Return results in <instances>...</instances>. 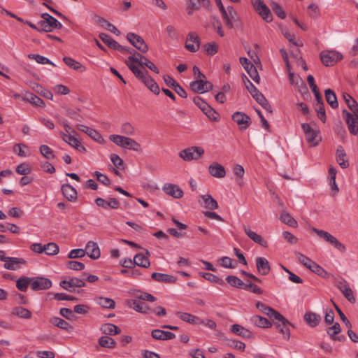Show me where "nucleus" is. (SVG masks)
Returning a JSON list of instances; mask_svg holds the SVG:
<instances>
[{"label":"nucleus","instance_id":"obj_60","mask_svg":"<svg viewBox=\"0 0 358 358\" xmlns=\"http://www.w3.org/2000/svg\"><path fill=\"white\" fill-rule=\"evenodd\" d=\"M203 112L210 120L215 122L218 121L219 115L217 113L210 105L204 108Z\"/></svg>","mask_w":358,"mask_h":358},{"label":"nucleus","instance_id":"obj_17","mask_svg":"<svg viewBox=\"0 0 358 358\" xmlns=\"http://www.w3.org/2000/svg\"><path fill=\"white\" fill-rule=\"evenodd\" d=\"M162 189L166 194L176 199H180L184 194L183 191L177 185L174 184L166 183Z\"/></svg>","mask_w":358,"mask_h":358},{"label":"nucleus","instance_id":"obj_24","mask_svg":"<svg viewBox=\"0 0 358 358\" xmlns=\"http://www.w3.org/2000/svg\"><path fill=\"white\" fill-rule=\"evenodd\" d=\"M149 256L150 252L148 250H145V255L143 253L136 254L134 257V264L141 267L148 268L150 266Z\"/></svg>","mask_w":358,"mask_h":358},{"label":"nucleus","instance_id":"obj_22","mask_svg":"<svg viewBox=\"0 0 358 358\" xmlns=\"http://www.w3.org/2000/svg\"><path fill=\"white\" fill-rule=\"evenodd\" d=\"M209 173L217 178H222L226 176L225 168L217 162H213L208 166Z\"/></svg>","mask_w":358,"mask_h":358},{"label":"nucleus","instance_id":"obj_47","mask_svg":"<svg viewBox=\"0 0 358 358\" xmlns=\"http://www.w3.org/2000/svg\"><path fill=\"white\" fill-rule=\"evenodd\" d=\"M59 248L55 243H48L44 245V252L49 256H52L58 254Z\"/></svg>","mask_w":358,"mask_h":358},{"label":"nucleus","instance_id":"obj_63","mask_svg":"<svg viewBox=\"0 0 358 358\" xmlns=\"http://www.w3.org/2000/svg\"><path fill=\"white\" fill-rule=\"evenodd\" d=\"M203 48L204 49L205 52L209 55H214L218 51V45L215 42L208 43L203 45Z\"/></svg>","mask_w":358,"mask_h":358},{"label":"nucleus","instance_id":"obj_39","mask_svg":"<svg viewBox=\"0 0 358 358\" xmlns=\"http://www.w3.org/2000/svg\"><path fill=\"white\" fill-rule=\"evenodd\" d=\"M341 331V326L338 323L334 324L332 327L328 328L327 334L334 340H338L340 341L345 340V336H341L336 337V335L338 334Z\"/></svg>","mask_w":358,"mask_h":358},{"label":"nucleus","instance_id":"obj_56","mask_svg":"<svg viewBox=\"0 0 358 358\" xmlns=\"http://www.w3.org/2000/svg\"><path fill=\"white\" fill-rule=\"evenodd\" d=\"M39 150L41 154L47 159H52L55 157L52 150L46 145H41Z\"/></svg>","mask_w":358,"mask_h":358},{"label":"nucleus","instance_id":"obj_25","mask_svg":"<svg viewBox=\"0 0 358 358\" xmlns=\"http://www.w3.org/2000/svg\"><path fill=\"white\" fill-rule=\"evenodd\" d=\"M62 194L69 201H75L77 199V191L69 184H64L61 188Z\"/></svg>","mask_w":358,"mask_h":358},{"label":"nucleus","instance_id":"obj_40","mask_svg":"<svg viewBox=\"0 0 358 358\" xmlns=\"http://www.w3.org/2000/svg\"><path fill=\"white\" fill-rule=\"evenodd\" d=\"M12 314L23 319H29L31 317V313L28 309L22 306H17L13 308Z\"/></svg>","mask_w":358,"mask_h":358},{"label":"nucleus","instance_id":"obj_9","mask_svg":"<svg viewBox=\"0 0 358 358\" xmlns=\"http://www.w3.org/2000/svg\"><path fill=\"white\" fill-rule=\"evenodd\" d=\"M31 287L33 290L48 289L51 287L52 282L50 279L44 277L31 278Z\"/></svg>","mask_w":358,"mask_h":358},{"label":"nucleus","instance_id":"obj_28","mask_svg":"<svg viewBox=\"0 0 358 358\" xmlns=\"http://www.w3.org/2000/svg\"><path fill=\"white\" fill-rule=\"evenodd\" d=\"M153 338L157 340L166 341L176 337V335L171 331H165L161 329H154L151 332Z\"/></svg>","mask_w":358,"mask_h":358},{"label":"nucleus","instance_id":"obj_35","mask_svg":"<svg viewBox=\"0 0 358 358\" xmlns=\"http://www.w3.org/2000/svg\"><path fill=\"white\" fill-rule=\"evenodd\" d=\"M126 64L129 67V69L132 71V73L135 75V76L139 79L142 83L146 79V78L149 76L148 71L145 72L140 70L136 65L133 64H129V62H126Z\"/></svg>","mask_w":358,"mask_h":358},{"label":"nucleus","instance_id":"obj_36","mask_svg":"<svg viewBox=\"0 0 358 358\" xmlns=\"http://www.w3.org/2000/svg\"><path fill=\"white\" fill-rule=\"evenodd\" d=\"M101 330L106 335H117L121 332L120 329L117 325L110 323L103 324Z\"/></svg>","mask_w":358,"mask_h":358},{"label":"nucleus","instance_id":"obj_58","mask_svg":"<svg viewBox=\"0 0 358 358\" xmlns=\"http://www.w3.org/2000/svg\"><path fill=\"white\" fill-rule=\"evenodd\" d=\"M187 12L188 15H192L194 10H199L200 8V0H187Z\"/></svg>","mask_w":358,"mask_h":358},{"label":"nucleus","instance_id":"obj_59","mask_svg":"<svg viewBox=\"0 0 358 358\" xmlns=\"http://www.w3.org/2000/svg\"><path fill=\"white\" fill-rule=\"evenodd\" d=\"M28 57L29 59H35L36 62L38 64H51L52 66H55L54 63H52L48 58H47L44 56L37 55V54H30L28 55Z\"/></svg>","mask_w":358,"mask_h":358},{"label":"nucleus","instance_id":"obj_1","mask_svg":"<svg viewBox=\"0 0 358 358\" xmlns=\"http://www.w3.org/2000/svg\"><path fill=\"white\" fill-rule=\"evenodd\" d=\"M109 139L117 146L130 150L140 152L141 146L136 140L117 134H112L109 136Z\"/></svg>","mask_w":358,"mask_h":358},{"label":"nucleus","instance_id":"obj_52","mask_svg":"<svg viewBox=\"0 0 358 358\" xmlns=\"http://www.w3.org/2000/svg\"><path fill=\"white\" fill-rule=\"evenodd\" d=\"M226 281L232 287L236 288H243L244 282L235 275H228Z\"/></svg>","mask_w":358,"mask_h":358},{"label":"nucleus","instance_id":"obj_41","mask_svg":"<svg viewBox=\"0 0 358 358\" xmlns=\"http://www.w3.org/2000/svg\"><path fill=\"white\" fill-rule=\"evenodd\" d=\"M344 99L345 102L349 107V108L352 110L354 115L357 117L358 119V103L349 94H346L344 95Z\"/></svg>","mask_w":358,"mask_h":358},{"label":"nucleus","instance_id":"obj_61","mask_svg":"<svg viewBox=\"0 0 358 358\" xmlns=\"http://www.w3.org/2000/svg\"><path fill=\"white\" fill-rule=\"evenodd\" d=\"M80 113V110L79 108L67 109L66 115L76 121L81 122L83 120V117Z\"/></svg>","mask_w":358,"mask_h":358},{"label":"nucleus","instance_id":"obj_14","mask_svg":"<svg viewBox=\"0 0 358 358\" xmlns=\"http://www.w3.org/2000/svg\"><path fill=\"white\" fill-rule=\"evenodd\" d=\"M200 39L194 32H190L187 35L185 48L190 52H195L199 49Z\"/></svg>","mask_w":358,"mask_h":358},{"label":"nucleus","instance_id":"obj_48","mask_svg":"<svg viewBox=\"0 0 358 358\" xmlns=\"http://www.w3.org/2000/svg\"><path fill=\"white\" fill-rule=\"evenodd\" d=\"M31 283V278L28 277H22L20 278L16 282L17 288L21 292H26L28 287V285Z\"/></svg>","mask_w":358,"mask_h":358},{"label":"nucleus","instance_id":"obj_13","mask_svg":"<svg viewBox=\"0 0 358 358\" xmlns=\"http://www.w3.org/2000/svg\"><path fill=\"white\" fill-rule=\"evenodd\" d=\"M76 127L78 130L87 134L90 137H91L96 142L101 143V144H102L105 142V140L103 138V136L96 130H95L92 128H90L87 126L83 125V124H77Z\"/></svg>","mask_w":358,"mask_h":358},{"label":"nucleus","instance_id":"obj_37","mask_svg":"<svg viewBox=\"0 0 358 358\" xmlns=\"http://www.w3.org/2000/svg\"><path fill=\"white\" fill-rule=\"evenodd\" d=\"M63 61L68 66L73 69V70L83 72L86 69L85 67L83 66L80 62H77L71 57H64L63 58Z\"/></svg>","mask_w":358,"mask_h":358},{"label":"nucleus","instance_id":"obj_62","mask_svg":"<svg viewBox=\"0 0 358 358\" xmlns=\"http://www.w3.org/2000/svg\"><path fill=\"white\" fill-rule=\"evenodd\" d=\"M256 307L260 312H262L263 314H265L268 317H271V314L274 311L273 308L266 306V304L260 301H258L256 303Z\"/></svg>","mask_w":358,"mask_h":358},{"label":"nucleus","instance_id":"obj_8","mask_svg":"<svg viewBox=\"0 0 358 358\" xmlns=\"http://www.w3.org/2000/svg\"><path fill=\"white\" fill-rule=\"evenodd\" d=\"M232 120L239 126L241 130H245L251 124L250 117L243 112H235L232 115Z\"/></svg>","mask_w":358,"mask_h":358},{"label":"nucleus","instance_id":"obj_34","mask_svg":"<svg viewBox=\"0 0 358 358\" xmlns=\"http://www.w3.org/2000/svg\"><path fill=\"white\" fill-rule=\"evenodd\" d=\"M41 17L46 21L52 31L54 29H60L63 27L62 24L56 18L48 13H43L41 15Z\"/></svg>","mask_w":358,"mask_h":358},{"label":"nucleus","instance_id":"obj_64","mask_svg":"<svg viewBox=\"0 0 358 358\" xmlns=\"http://www.w3.org/2000/svg\"><path fill=\"white\" fill-rule=\"evenodd\" d=\"M121 132L127 136H134L135 129L129 122H124L121 126Z\"/></svg>","mask_w":358,"mask_h":358},{"label":"nucleus","instance_id":"obj_26","mask_svg":"<svg viewBox=\"0 0 358 358\" xmlns=\"http://www.w3.org/2000/svg\"><path fill=\"white\" fill-rule=\"evenodd\" d=\"M151 277L157 282H165L167 284H174L177 281V278L175 276L162 273H153Z\"/></svg>","mask_w":358,"mask_h":358},{"label":"nucleus","instance_id":"obj_27","mask_svg":"<svg viewBox=\"0 0 358 358\" xmlns=\"http://www.w3.org/2000/svg\"><path fill=\"white\" fill-rule=\"evenodd\" d=\"M94 19L96 20V22L103 27V28L106 29L111 33H113L116 34L117 36H119L120 34V31L116 28L115 26H114L113 24L107 21L103 17L95 15Z\"/></svg>","mask_w":358,"mask_h":358},{"label":"nucleus","instance_id":"obj_21","mask_svg":"<svg viewBox=\"0 0 358 358\" xmlns=\"http://www.w3.org/2000/svg\"><path fill=\"white\" fill-rule=\"evenodd\" d=\"M255 262L258 272L262 275H267L271 271L268 261L264 257H258Z\"/></svg>","mask_w":358,"mask_h":358},{"label":"nucleus","instance_id":"obj_3","mask_svg":"<svg viewBox=\"0 0 358 358\" xmlns=\"http://www.w3.org/2000/svg\"><path fill=\"white\" fill-rule=\"evenodd\" d=\"M204 149L201 147L192 146L180 152V157L185 161L197 160L204 154Z\"/></svg>","mask_w":358,"mask_h":358},{"label":"nucleus","instance_id":"obj_46","mask_svg":"<svg viewBox=\"0 0 358 358\" xmlns=\"http://www.w3.org/2000/svg\"><path fill=\"white\" fill-rule=\"evenodd\" d=\"M280 220L285 224L292 227H296L297 222L287 212H282L280 216Z\"/></svg>","mask_w":358,"mask_h":358},{"label":"nucleus","instance_id":"obj_33","mask_svg":"<svg viewBox=\"0 0 358 358\" xmlns=\"http://www.w3.org/2000/svg\"><path fill=\"white\" fill-rule=\"evenodd\" d=\"M250 321L254 325L260 328H268L271 327V322L266 318L260 315H253L250 318Z\"/></svg>","mask_w":358,"mask_h":358},{"label":"nucleus","instance_id":"obj_54","mask_svg":"<svg viewBox=\"0 0 358 358\" xmlns=\"http://www.w3.org/2000/svg\"><path fill=\"white\" fill-rule=\"evenodd\" d=\"M201 276L206 280L221 285H224V281L217 275L210 273H201Z\"/></svg>","mask_w":358,"mask_h":358},{"label":"nucleus","instance_id":"obj_32","mask_svg":"<svg viewBox=\"0 0 358 358\" xmlns=\"http://www.w3.org/2000/svg\"><path fill=\"white\" fill-rule=\"evenodd\" d=\"M231 330L234 334L245 338H250L252 336L251 331L239 324H233L231 327Z\"/></svg>","mask_w":358,"mask_h":358},{"label":"nucleus","instance_id":"obj_49","mask_svg":"<svg viewBox=\"0 0 358 358\" xmlns=\"http://www.w3.org/2000/svg\"><path fill=\"white\" fill-rule=\"evenodd\" d=\"M309 269L312 272L315 273V274L318 275L319 276L323 278H329L328 273L322 266H320L315 262H313V264H312V266Z\"/></svg>","mask_w":358,"mask_h":358},{"label":"nucleus","instance_id":"obj_44","mask_svg":"<svg viewBox=\"0 0 358 358\" xmlns=\"http://www.w3.org/2000/svg\"><path fill=\"white\" fill-rule=\"evenodd\" d=\"M50 322L54 326L57 327L64 330L68 331L70 328H71L69 322L58 317H53L50 318Z\"/></svg>","mask_w":358,"mask_h":358},{"label":"nucleus","instance_id":"obj_30","mask_svg":"<svg viewBox=\"0 0 358 358\" xmlns=\"http://www.w3.org/2000/svg\"><path fill=\"white\" fill-rule=\"evenodd\" d=\"M178 315H179L180 318L187 323L192 324H203L204 323V321L199 319L198 317L193 315L192 314L187 313H183V312H178L176 313Z\"/></svg>","mask_w":358,"mask_h":358},{"label":"nucleus","instance_id":"obj_10","mask_svg":"<svg viewBox=\"0 0 358 358\" xmlns=\"http://www.w3.org/2000/svg\"><path fill=\"white\" fill-rule=\"evenodd\" d=\"M192 90L196 93L202 94L210 90L213 87L211 83L204 81L203 79H196L190 83Z\"/></svg>","mask_w":358,"mask_h":358},{"label":"nucleus","instance_id":"obj_15","mask_svg":"<svg viewBox=\"0 0 358 358\" xmlns=\"http://www.w3.org/2000/svg\"><path fill=\"white\" fill-rule=\"evenodd\" d=\"M60 285L64 289H66L69 292H72L73 290L71 289V288L85 287V283L83 279H80L78 278H71L68 280H64L61 281Z\"/></svg>","mask_w":358,"mask_h":358},{"label":"nucleus","instance_id":"obj_45","mask_svg":"<svg viewBox=\"0 0 358 358\" xmlns=\"http://www.w3.org/2000/svg\"><path fill=\"white\" fill-rule=\"evenodd\" d=\"M143 83L154 94H159L160 90L159 85L150 76L146 78V79L143 81Z\"/></svg>","mask_w":358,"mask_h":358},{"label":"nucleus","instance_id":"obj_18","mask_svg":"<svg viewBox=\"0 0 358 358\" xmlns=\"http://www.w3.org/2000/svg\"><path fill=\"white\" fill-rule=\"evenodd\" d=\"M222 13V16L223 20L225 22L226 25L229 28L233 27V22L232 21L235 19L236 16V12L232 6H228L227 9H224L220 10Z\"/></svg>","mask_w":358,"mask_h":358},{"label":"nucleus","instance_id":"obj_31","mask_svg":"<svg viewBox=\"0 0 358 358\" xmlns=\"http://www.w3.org/2000/svg\"><path fill=\"white\" fill-rule=\"evenodd\" d=\"M305 322L311 327H315L321 322V317L313 312H307L303 316Z\"/></svg>","mask_w":358,"mask_h":358},{"label":"nucleus","instance_id":"obj_7","mask_svg":"<svg viewBox=\"0 0 358 358\" xmlns=\"http://www.w3.org/2000/svg\"><path fill=\"white\" fill-rule=\"evenodd\" d=\"M0 259L5 262L4 268L8 270L15 271L20 268L21 265L26 264V261L22 258L8 257L4 255V252Z\"/></svg>","mask_w":358,"mask_h":358},{"label":"nucleus","instance_id":"obj_53","mask_svg":"<svg viewBox=\"0 0 358 358\" xmlns=\"http://www.w3.org/2000/svg\"><path fill=\"white\" fill-rule=\"evenodd\" d=\"M145 57L143 56L140 53L137 52L136 51H134L133 55H130L128 57V59L126 62H129V64H133L135 65V64L141 66L142 64V62L145 59Z\"/></svg>","mask_w":358,"mask_h":358},{"label":"nucleus","instance_id":"obj_20","mask_svg":"<svg viewBox=\"0 0 358 358\" xmlns=\"http://www.w3.org/2000/svg\"><path fill=\"white\" fill-rule=\"evenodd\" d=\"M85 255L87 254L91 259H97L100 257L101 252L96 243L89 241L85 247Z\"/></svg>","mask_w":358,"mask_h":358},{"label":"nucleus","instance_id":"obj_57","mask_svg":"<svg viewBox=\"0 0 358 358\" xmlns=\"http://www.w3.org/2000/svg\"><path fill=\"white\" fill-rule=\"evenodd\" d=\"M296 256L297 260L308 269L311 267L312 264H313L314 262L309 257L305 256L304 255L300 252H296Z\"/></svg>","mask_w":358,"mask_h":358},{"label":"nucleus","instance_id":"obj_19","mask_svg":"<svg viewBox=\"0 0 358 358\" xmlns=\"http://www.w3.org/2000/svg\"><path fill=\"white\" fill-rule=\"evenodd\" d=\"M130 308L143 314H149L150 307L145 302L138 299H132L129 302Z\"/></svg>","mask_w":358,"mask_h":358},{"label":"nucleus","instance_id":"obj_42","mask_svg":"<svg viewBox=\"0 0 358 358\" xmlns=\"http://www.w3.org/2000/svg\"><path fill=\"white\" fill-rule=\"evenodd\" d=\"M201 198L204 202V206L209 210H215L218 208V203L211 195H202Z\"/></svg>","mask_w":358,"mask_h":358},{"label":"nucleus","instance_id":"obj_11","mask_svg":"<svg viewBox=\"0 0 358 358\" xmlns=\"http://www.w3.org/2000/svg\"><path fill=\"white\" fill-rule=\"evenodd\" d=\"M60 136L64 141L80 152H86V148L81 144L80 141L71 134L60 132Z\"/></svg>","mask_w":358,"mask_h":358},{"label":"nucleus","instance_id":"obj_2","mask_svg":"<svg viewBox=\"0 0 358 358\" xmlns=\"http://www.w3.org/2000/svg\"><path fill=\"white\" fill-rule=\"evenodd\" d=\"M301 128L309 145L313 147L318 145L322 140V138L319 136L320 131L313 129L311 125L308 123L301 124Z\"/></svg>","mask_w":358,"mask_h":358},{"label":"nucleus","instance_id":"obj_6","mask_svg":"<svg viewBox=\"0 0 358 358\" xmlns=\"http://www.w3.org/2000/svg\"><path fill=\"white\" fill-rule=\"evenodd\" d=\"M127 40L140 52L145 53L148 50V46L143 38L134 33L129 32L127 34Z\"/></svg>","mask_w":358,"mask_h":358},{"label":"nucleus","instance_id":"obj_55","mask_svg":"<svg viewBox=\"0 0 358 358\" xmlns=\"http://www.w3.org/2000/svg\"><path fill=\"white\" fill-rule=\"evenodd\" d=\"M98 303L103 308L113 309L115 306V301L109 298L99 297L98 299Z\"/></svg>","mask_w":358,"mask_h":358},{"label":"nucleus","instance_id":"obj_29","mask_svg":"<svg viewBox=\"0 0 358 358\" xmlns=\"http://www.w3.org/2000/svg\"><path fill=\"white\" fill-rule=\"evenodd\" d=\"M346 158L347 155L344 148L339 145L336 150V161L342 169H346L349 166V162Z\"/></svg>","mask_w":358,"mask_h":358},{"label":"nucleus","instance_id":"obj_50","mask_svg":"<svg viewBox=\"0 0 358 358\" xmlns=\"http://www.w3.org/2000/svg\"><path fill=\"white\" fill-rule=\"evenodd\" d=\"M99 344L104 348H113L116 345V342L113 338L104 336L99 338Z\"/></svg>","mask_w":358,"mask_h":358},{"label":"nucleus","instance_id":"obj_16","mask_svg":"<svg viewBox=\"0 0 358 358\" xmlns=\"http://www.w3.org/2000/svg\"><path fill=\"white\" fill-rule=\"evenodd\" d=\"M99 37L100 39L110 48L113 49L117 51H124L126 50V48L121 45L120 43H118L116 41H115L113 38H112L111 36L109 35L101 33L99 35Z\"/></svg>","mask_w":358,"mask_h":358},{"label":"nucleus","instance_id":"obj_38","mask_svg":"<svg viewBox=\"0 0 358 358\" xmlns=\"http://www.w3.org/2000/svg\"><path fill=\"white\" fill-rule=\"evenodd\" d=\"M23 100L30 102L33 105L37 106H44V101L43 99H41L38 96L34 94L31 92H27L24 94L23 97Z\"/></svg>","mask_w":358,"mask_h":358},{"label":"nucleus","instance_id":"obj_5","mask_svg":"<svg viewBox=\"0 0 358 358\" xmlns=\"http://www.w3.org/2000/svg\"><path fill=\"white\" fill-rule=\"evenodd\" d=\"M251 3L263 20L267 22L273 20V16L269 8L262 0H251Z\"/></svg>","mask_w":358,"mask_h":358},{"label":"nucleus","instance_id":"obj_12","mask_svg":"<svg viewBox=\"0 0 358 358\" xmlns=\"http://www.w3.org/2000/svg\"><path fill=\"white\" fill-rule=\"evenodd\" d=\"M343 116L348 124L349 131L354 135L357 134L358 119L357 117H354V116L346 110L343 111Z\"/></svg>","mask_w":358,"mask_h":358},{"label":"nucleus","instance_id":"obj_23","mask_svg":"<svg viewBox=\"0 0 358 358\" xmlns=\"http://www.w3.org/2000/svg\"><path fill=\"white\" fill-rule=\"evenodd\" d=\"M243 229L248 238L253 241L255 243L260 245L261 246L267 247V241H265L261 235L257 234L245 225L243 226Z\"/></svg>","mask_w":358,"mask_h":358},{"label":"nucleus","instance_id":"obj_51","mask_svg":"<svg viewBox=\"0 0 358 358\" xmlns=\"http://www.w3.org/2000/svg\"><path fill=\"white\" fill-rule=\"evenodd\" d=\"M270 6L275 14L281 19L286 17V14L282 7L277 2L271 1Z\"/></svg>","mask_w":358,"mask_h":358},{"label":"nucleus","instance_id":"obj_4","mask_svg":"<svg viewBox=\"0 0 358 358\" xmlns=\"http://www.w3.org/2000/svg\"><path fill=\"white\" fill-rule=\"evenodd\" d=\"M343 55L336 50L323 51L320 53L322 62L326 66H332L343 59Z\"/></svg>","mask_w":358,"mask_h":358},{"label":"nucleus","instance_id":"obj_43","mask_svg":"<svg viewBox=\"0 0 358 358\" xmlns=\"http://www.w3.org/2000/svg\"><path fill=\"white\" fill-rule=\"evenodd\" d=\"M325 98L327 103L333 108H336L338 106V103L337 101V97L335 93L331 90L327 89L324 92Z\"/></svg>","mask_w":358,"mask_h":358}]
</instances>
